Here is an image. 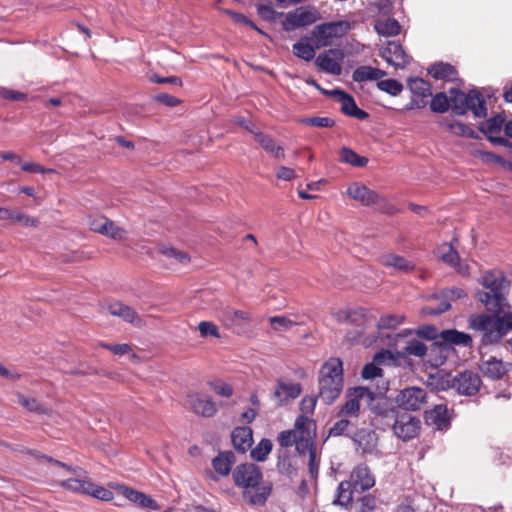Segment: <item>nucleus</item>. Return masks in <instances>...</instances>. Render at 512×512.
Here are the masks:
<instances>
[{
	"mask_svg": "<svg viewBox=\"0 0 512 512\" xmlns=\"http://www.w3.org/2000/svg\"><path fill=\"white\" fill-rule=\"evenodd\" d=\"M486 291L478 292V299L493 315L477 314L468 319L469 328L482 333L481 343L494 344L512 331V313L506 312L508 307L505 294L509 282L501 272H488L481 281Z\"/></svg>",
	"mask_w": 512,
	"mask_h": 512,
	"instance_id": "1",
	"label": "nucleus"
},
{
	"mask_svg": "<svg viewBox=\"0 0 512 512\" xmlns=\"http://www.w3.org/2000/svg\"><path fill=\"white\" fill-rule=\"evenodd\" d=\"M449 107L457 115H465L468 111H471L477 118L487 116L485 100L477 89L464 93L457 88H451L449 90V97L444 92H439L433 96L430 104L433 112L444 113Z\"/></svg>",
	"mask_w": 512,
	"mask_h": 512,
	"instance_id": "2",
	"label": "nucleus"
},
{
	"mask_svg": "<svg viewBox=\"0 0 512 512\" xmlns=\"http://www.w3.org/2000/svg\"><path fill=\"white\" fill-rule=\"evenodd\" d=\"M235 486L242 489L245 502L263 506L272 491V484L263 479L261 469L253 463L240 464L232 472Z\"/></svg>",
	"mask_w": 512,
	"mask_h": 512,
	"instance_id": "3",
	"label": "nucleus"
},
{
	"mask_svg": "<svg viewBox=\"0 0 512 512\" xmlns=\"http://www.w3.org/2000/svg\"><path fill=\"white\" fill-rule=\"evenodd\" d=\"M319 398L325 404H332L343 389V363L339 358H330L319 371Z\"/></svg>",
	"mask_w": 512,
	"mask_h": 512,
	"instance_id": "4",
	"label": "nucleus"
},
{
	"mask_svg": "<svg viewBox=\"0 0 512 512\" xmlns=\"http://www.w3.org/2000/svg\"><path fill=\"white\" fill-rule=\"evenodd\" d=\"M335 319L342 324H348L353 327L346 332L345 339L347 342L361 343L364 346L372 345L376 339L375 337H364L365 330L368 326V318L365 310H340L335 313Z\"/></svg>",
	"mask_w": 512,
	"mask_h": 512,
	"instance_id": "5",
	"label": "nucleus"
},
{
	"mask_svg": "<svg viewBox=\"0 0 512 512\" xmlns=\"http://www.w3.org/2000/svg\"><path fill=\"white\" fill-rule=\"evenodd\" d=\"M373 400V392L366 387H355L346 395V401L340 408L337 417H346L357 421L360 414L361 401Z\"/></svg>",
	"mask_w": 512,
	"mask_h": 512,
	"instance_id": "6",
	"label": "nucleus"
},
{
	"mask_svg": "<svg viewBox=\"0 0 512 512\" xmlns=\"http://www.w3.org/2000/svg\"><path fill=\"white\" fill-rule=\"evenodd\" d=\"M390 426L398 438L408 441L418 436L421 429V421L415 416L398 411L396 417L392 419Z\"/></svg>",
	"mask_w": 512,
	"mask_h": 512,
	"instance_id": "7",
	"label": "nucleus"
},
{
	"mask_svg": "<svg viewBox=\"0 0 512 512\" xmlns=\"http://www.w3.org/2000/svg\"><path fill=\"white\" fill-rule=\"evenodd\" d=\"M295 427L301 429L295 443L298 453L310 455L311 451H316L314 446L315 422L305 415H300L295 421Z\"/></svg>",
	"mask_w": 512,
	"mask_h": 512,
	"instance_id": "8",
	"label": "nucleus"
},
{
	"mask_svg": "<svg viewBox=\"0 0 512 512\" xmlns=\"http://www.w3.org/2000/svg\"><path fill=\"white\" fill-rule=\"evenodd\" d=\"M395 400L399 408L406 411H418L426 403L427 393L420 387H406L399 391Z\"/></svg>",
	"mask_w": 512,
	"mask_h": 512,
	"instance_id": "9",
	"label": "nucleus"
},
{
	"mask_svg": "<svg viewBox=\"0 0 512 512\" xmlns=\"http://www.w3.org/2000/svg\"><path fill=\"white\" fill-rule=\"evenodd\" d=\"M320 18L319 12L314 7H299L295 11L288 12L283 22L286 31H292L315 23Z\"/></svg>",
	"mask_w": 512,
	"mask_h": 512,
	"instance_id": "10",
	"label": "nucleus"
},
{
	"mask_svg": "<svg viewBox=\"0 0 512 512\" xmlns=\"http://www.w3.org/2000/svg\"><path fill=\"white\" fill-rule=\"evenodd\" d=\"M343 59L344 53L340 49H329L316 57L315 64L323 72L340 75Z\"/></svg>",
	"mask_w": 512,
	"mask_h": 512,
	"instance_id": "11",
	"label": "nucleus"
},
{
	"mask_svg": "<svg viewBox=\"0 0 512 512\" xmlns=\"http://www.w3.org/2000/svg\"><path fill=\"white\" fill-rule=\"evenodd\" d=\"M187 403L191 410L199 416L211 418L217 413L216 404L208 395L191 392L187 395Z\"/></svg>",
	"mask_w": 512,
	"mask_h": 512,
	"instance_id": "12",
	"label": "nucleus"
},
{
	"mask_svg": "<svg viewBox=\"0 0 512 512\" xmlns=\"http://www.w3.org/2000/svg\"><path fill=\"white\" fill-rule=\"evenodd\" d=\"M481 384L482 381L477 373L464 371L454 377L452 387L459 394L472 396L480 390Z\"/></svg>",
	"mask_w": 512,
	"mask_h": 512,
	"instance_id": "13",
	"label": "nucleus"
},
{
	"mask_svg": "<svg viewBox=\"0 0 512 512\" xmlns=\"http://www.w3.org/2000/svg\"><path fill=\"white\" fill-rule=\"evenodd\" d=\"M346 481L356 492L369 490L375 485V477L365 464L356 466L352 470L349 480Z\"/></svg>",
	"mask_w": 512,
	"mask_h": 512,
	"instance_id": "14",
	"label": "nucleus"
},
{
	"mask_svg": "<svg viewBox=\"0 0 512 512\" xmlns=\"http://www.w3.org/2000/svg\"><path fill=\"white\" fill-rule=\"evenodd\" d=\"M328 93L330 96L335 97L336 100L341 104L340 109L345 115L357 118L359 120H365L369 117V114L366 111L358 108L353 97L346 92L339 89H334Z\"/></svg>",
	"mask_w": 512,
	"mask_h": 512,
	"instance_id": "15",
	"label": "nucleus"
},
{
	"mask_svg": "<svg viewBox=\"0 0 512 512\" xmlns=\"http://www.w3.org/2000/svg\"><path fill=\"white\" fill-rule=\"evenodd\" d=\"M381 56L390 65L395 68H405L409 62V56L403 47L394 41H388L387 45L381 49Z\"/></svg>",
	"mask_w": 512,
	"mask_h": 512,
	"instance_id": "16",
	"label": "nucleus"
},
{
	"mask_svg": "<svg viewBox=\"0 0 512 512\" xmlns=\"http://www.w3.org/2000/svg\"><path fill=\"white\" fill-rule=\"evenodd\" d=\"M369 402L370 410L374 414L375 419H380L383 421L384 425L390 426L391 421L394 417H396V413L398 409L391 406L386 399H375L366 400Z\"/></svg>",
	"mask_w": 512,
	"mask_h": 512,
	"instance_id": "17",
	"label": "nucleus"
},
{
	"mask_svg": "<svg viewBox=\"0 0 512 512\" xmlns=\"http://www.w3.org/2000/svg\"><path fill=\"white\" fill-rule=\"evenodd\" d=\"M347 195L365 206L374 205L379 201V195L376 192L358 182L349 185Z\"/></svg>",
	"mask_w": 512,
	"mask_h": 512,
	"instance_id": "18",
	"label": "nucleus"
},
{
	"mask_svg": "<svg viewBox=\"0 0 512 512\" xmlns=\"http://www.w3.org/2000/svg\"><path fill=\"white\" fill-rule=\"evenodd\" d=\"M439 257L447 265L457 269L463 275L468 274V267L460 263V257L451 243H443L437 249Z\"/></svg>",
	"mask_w": 512,
	"mask_h": 512,
	"instance_id": "19",
	"label": "nucleus"
},
{
	"mask_svg": "<svg viewBox=\"0 0 512 512\" xmlns=\"http://www.w3.org/2000/svg\"><path fill=\"white\" fill-rule=\"evenodd\" d=\"M301 392L302 387L299 383L279 379L277 381V387L274 391V397L278 399L280 403H282L289 399H296L300 396Z\"/></svg>",
	"mask_w": 512,
	"mask_h": 512,
	"instance_id": "20",
	"label": "nucleus"
},
{
	"mask_svg": "<svg viewBox=\"0 0 512 512\" xmlns=\"http://www.w3.org/2000/svg\"><path fill=\"white\" fill-rule=\"evenodd\" d=\"M251 133L254 135L255 140L259 145L272 157L275 159L285 158L283 147L278 145L271 136L261 132L260 130H251Z\"/></svg>",
	"mask_w": 512,
	"mask_h": 512,
	"instance_id": "21",
	"label": "nucleus"
},
{
	"mask_svg": "<svg viewBox=\"0 0 512 512\" xmlns=\"http://www.w3.org/2000/svg\"><path fill=\"white\" fill-rule=\"evenodd\" d=\"M350 24L347 21L330 22L316 27L318 36L325 39L341 37L348 32Z\"/></svg>",
	"mask_w": 512,
	"mask_h": 512,
	"instance_id": "22",
	"label": "nucleus"
},
{
	"mask_svg": "<svg viewBox=\"0 0 512 512\" xmlns=\"http://www.w3.org/2000/svg\"><path fill=\"white\" fill-rule=\"evenodd\" d=\"M353 442L363 453H372L377 445L376 434L368 429H360L352 436Z\"/></svg>",
	"mask_w": 512,
	"mask_h": 512,
	"instance_id": "23",
	"label": "nucleus"
},
{
	"mask_svg": "<svg viewBox=\"0 0 512 512\" xmlns=\"http://www.w3.org/2000/svg\"><path fill=\"white\" fill-rule=\"evenodd\" d=\"M122 493L129 501L139 505L142 508H147L154 511L160 509V506L153 498L133 488L124 487Z\"/></svg>",
	"mask_w": 512,
	"mask_h": 512,
	"instance_id": "24",
	"label": "nucleus"
},
{
	"mask_svg": "<svg viewBox=\"0 0 512 512\" xmlns=\"http://www.w3.org/2000/svg\"><path fill=\"white\" fill-rule=\"evenodd\" d=\"M108 312L113 315L122 318L124 321L134 324L140 325L141 319L136 313V311L121 302H114L108 306Z\"/></svg>",
	"mask_w": 512,
	"mask_h": 512,
	"instance_id": "25",
	"label": "nucleus"
},
{
	"mask_svg": "<svg viewBox=\"0 0 512 512\" xmlns=\"http://www.w3.org/2000/svg\"><path fill=\"white\" fill-rule=\"evenodd\" d=\"M232 443L236 450L245 453L253 443L252 429L250 427H236L232 431Z\"/></svg>",
	"mask_w": 512,
	"mask_h": 512,
	"instance_id": "26",
	"label": "nucleus"
},
{
	"mask_svg": "<svg viewBox=\"0 0 512 512\" xmlns=\"http://www.w3.org/2000/svg\"><path fill=\"white\" fill-rule=\"evenodd\" d=\"M391 355L389 351H382L377 353L372 363L366 364L361 372V375L364 379H376V378H382L383 377V370L378 367V364H381L384 362L385 359H390Z\"/></svg>",
	"mask_w": 512,
	"mask_h": 512,
	"instance_id": "27",
	"label": "nucleus"
},
{
	"mask_svg": "<svg viewBox=\"0 0 512 512\" xmlns=\"http://www.w3.org/2000/svg\"><path fill=\"white\" fill-rule=\"evenodd\" d=\"M480 370L485 376L493 380H497L502 378L507 373V366L503 363L502 360H499L495 357H490L489 359L482 361Z\"/></svg>",
	"mask_w": 512,
	"mask_h": 512,
	"instance_id": "28",
	"label": "nucleus"
},
{
	"mask_svg": "<svg viewBox=\"0 0 512 512\" xmlns=\"http://www.w3.org/2000/svg\"><path fill=\"white\" fill-rule=\"evenodd\" d=\"M425 418L427 423L436 426L438 430L449 427L448 411L444 405H436L432 410L426 411Z\"/></svg>",
	"mask_w": 512,
	"mask_h": 512,
	"instance_id": "29",
	"label": "nucleus"
},
{
	"mask_svg": "<svg viewBox=\"0 0 512 512\" xmlns=\"http://www.w3.org/2000/svg\"><path fill=\"white\" fill-rule=\"evenodd\" d=\"M220 320L227 327L241 325L251 320V315L247 311L226 308L219 316Z\"/></svg>",
	"mask_w": 512,
	"mask_h": 512,
	"instance_id": "30",
	"label": "nucleus"
},
{
	"mask_svg": "<svg viewBox=\"0 0 512 512\" xmlns=\"http://www.w3.org/2000/svg\"><path fill=\"white\" fill-rule=\"evenodd\" d=\"M87 473L76 476V478H70L61 482V486L67 490L78 492L86 495L91 494L93 488V482L86 478Z\"/></svg>",
	"mask_w": 512,
	"mask_h": 512,
	"instance_id": "31",
	"label": "nucleus"
},
{
	"mask_svg": "<svg viewBox=\"0 0 512 512\" xmlns=\"http://www.w3.org/2000/svg\"><path fill=\"white\" fill-rule=\"evenodd\" d=\"M380 262L386 267H393L404 273H408L415 268V264L412 261L396 254H385L381 256Z\"/></svg>",
	"mask_w": 512,
	"mask_h": 512,
	"instance_id": "32",
	"label": "nucleus"
},
{
	"mask_svg": "<svg viewBox=\"0 0 512 512\" xmlns=\"http://www.w3.org/2000/svg\"><path fill=\"white\" fill-rule=\"evenodd\" d=\"M440 338L449 344L459 345L463 347L471 346L472 338L469 334L458 331L456 329L443 330L440 333Z\"/></svg>",
	"mask_w": 512,
	"mask_h": 512,
	"instance_id": "33",
	"label": "nucleus"
},
{
	"mask_svg": "<svg viewBox=\"0 0 512 512\" xmlns=\"http://www.w3.org/2000/svg\"><path fill=\"white\" fill-rule=\"evenodd\" d=\"M235 462V456L234 453L231 451L221 452L216 456L213 461L212 465L215 471L222 475L227 476L232 468V465Z\"/></svg>",
	"mask_w": 512,
	"mask_h": 512,
	"instance_id": "34",
	"label": "nucleus"
},
{
	"mask_svg": "<svg viewBox=\"0 0 512 512\" xmlns=\"http://www.w3.org/2000/svg\"><path fill=\"white\" fill-rule=\"evenodd\" d=\"M428 73L437 80L453 81L456 77L455 68L448 63H435L428 68Z\"/></svg>",
	"mask_w": 512,
	"mask_h": 512,
	"instance_id": "35",
	"label": "nucleus"
},
{
	"mask_svg": "<svg viewBox=\"0 0 512 512\" xmlns=\"http://www.w3.org/2000/svg\"><path fill=\"white\" fill-rule=\"evenodd\" d=\"M339 420L336 421L333 426L329 429L330 436H348L351 437L355 433L354 430L356 428V421L346 418V417H338Z\"/></svg>",
	"mask_w": 512,
	"mask_h": 512,
	"instance_id": "36",
	"label": "nucleus"
},
{
	"mask_svg": "<svg viewBox=\"0 0 512 512\" xmlns=\"http://www.w3.org/2000/svg\"><path fill=\"white\" fill-rule=\"evenodd\" d=\"M385 75L386 73L378 68H373L371 66H360L354 70L352 79L355 82H365L369 80H379Z\"/></svg>",
	"mask_w": 512,
	"mask_h": 512,
	"instance_id": "37",
	"label": "nucleus"
},
{
	"mask_svg": "<svg viewBox=\"0 0 512 512\" xmlns=\"http://www.w3.org/2000/svg\"><path fill=\"white\" fill-rule=\"evenodd\" d=\"M374 27L379 35L385 37L396 36L401 30L399 22L394 18L378 20Z\"/></svg>",
	"mask_w": 512,
	"mask_h": 512,
	"instance_id": "38",
	"label": "nucleus"
},
{
	"mask_svg": "<svg viewBox=\"0 0 512 512\" xmlns=\"http://www.w3.org/2000/svg\"><path fill=\"white\" fill-rule=\"evenodd\" d=\"M356 492L347 481L339 483L333 504L347 507L353 501V493Z\"/></svg>",
	"mask_w": 512,
	"mask_h": 512,
	"instance_id": "39",
	"label": "nucleus"
},
{
	"mask_svg": "<svg viewBox=\"0 0 512 512\" xmlns=\"http://www.w3.org/2000/svg\"><path fill=\"white\" fill-rule=\"evenodd\" d=\"M340 161L354 167H364L368 163V158L358 155L348 147H343L340 150Z\"/></svg>",
	"mask_w": 512,
	"mask_h": 512,
	"instance_id": "40",
	"label": "nucleus"
},
{
	"mask_svg": "<svg viewBox=\"0 0 512 512\" xmlns=\"http://www.w3.org/2000/svg\"><path fill=\"white\" fill-rule=\"evenodd\" d=\"M408 88L416 96L425 98L432 95L430 83L422 78H410Z\"/></svg>",
	"mask_w": 512,
	"mask_h": 512,
	"instance_id": "41",
	"label": "nucleus"
},
{
	"mask_svg": "<svg viewBox=\"0 0 512 512\" xmlns=\"http://www.w3.org/2000/svg\"><path fill=\"white\" fill-rule=\"evenodd\" d=\"M293 53L298 58L311 61L315 57L314 47L307 41H299L293 45Z\"/></svg>",
	"mask_w": 512,
	"mask_h": 512,
	"instance_id": "42",
	"label": "nucleus"
},
{
	"mask_svg": "<svg viewBox=\"0 0 512 512\" xmlns=\"http://www.w3.org/2000/svg\"><path fill=\"white\" fill-rule=\"evenodd\" d=\"M18 402L24 406L30 412L38 414H49L50 409L41 404L37 399L25 397L23 395L18 396Z\"/></svg>",
	"mask_w": 512,
	"mask_h": 512,
	"instance_id": "43",
	"label": "nucleus"
},
{
	"mask_svg": "<svg viewBox=\"0 0 512 512\" xmlns=\"http://www.w3.org/2000/svg\"><path fill=\"white\" fill-rule=\"evenodd\" d=\"M272 442L269 439H262L255 448L251 450V457L256 461H264L272 450Z\"/></svg>",
	"mask_w": 512,
	"mask_h": 512,
	"instance_id": "44",
	"label": "nucleus"
},
{
	"mask_svg": "<svg viewBox=\"0 0 512 512\" xmlns=\"http://www.w3.org/2000/svg\"><path fill=\"white\" fill-rule=\"evenodd\" d=\"M377 507V499L371 494L359 498L355 502V512H374Z\"/></svg>",
	"mask_w": 512,
	"mask_h": 512,
	"instance_id": "45",
	"label": "nucleus"
},
{
	"mask_svg": "<svg viewBox=\"0 0 512 512\" xmlns=\"http://www.w3.org/2000/svg\"><path fill=\"white\" fill-rule=\"evenodd\" d=\"M271 328L276 332H284L290 330L296 325L294 321L286 316H272L269 318Z\"/></svg>",
	"mask_w": 512,
	"mask_h": 512,
	"instance_id": "46",
	"label": "nucleus"
},
{
	"mask_svg": "<svg viewBox=\"0 0 512 512\" xmlns=\"http://www.w3.org/2000/svg\"><path fill=\"white\" fill-rule=\"evenodd\" d=\"M504 122H505L504 116H502L501 114H498V115L488 119L481 127V130L486 134L499 133L502 129Z\"/></svg>",
	"mask_w": 512,
	"mask_h": 512,
	"instance_id": "47",
	"label": "nucleus"
},
{
	"mask_svg": "<svg viewBox=\"0 0 512 512\" xmlns=\"http://www.w3.org/2000/svg\"><path fill=\"white\" fill-rule=\"evenodd\" d=\"M428 348L425 343L418 339H412L407 342L405 353L416 357H423L427 354Z\"/></svg>",
	"mask_w": 512,
	"mask_h": 512,
	"instance_id": "48",
	"label": "nucleus"
},
{
	"mask_svg": "<svg viewBox=\"0 0 512 512\" xmlns=\"http://www.w3.org/2000/svg\"><path fill=\"white\" fill-rule=\"evenodd\" d=\"M103 235L117 241H123L127 239V231L122 227L117 226L113 221L109 219L108 222H106V232H104Z\"/></svg>",
	"mask_w": 512,
	"mask_h": 512,
	"instance_id": "49",
	"label": "nucleus"
},
{
	"mask_svg": "<svg viewBox=\"0 0 512 512\" xmlns=\"http://www.w3.org/2000/svg\"><path fill=\"white\" fill-rule=\"evenodd\" d=\"M377 86L380 90L392 95L396 96L401 93L403 90V86L400 82L394 79L382 80L377 83Z\"/></svg>",
	"mask_w": 512,
	"mask_h": 512,
	"instance_id": "50",
	"label": "nucleus"
},
{
	"mask_svg": "<svg viewBox=\"0 0 512 512\" xmlns=\"http://www.w3.org/2000/svg\"><path fill=\"white\" fill-rule=\"evenodd\" d=\"M404 321V317L401 315H386L380 318L377 323L378 329H395Z\"/></svg>",
	"mask_w": 512,
	"mask_h": 512,
	"instance_id": "51",
	"label": "nucleus"
},
{
	"mask_svg": "<svg viewBox=\"0 0 512 512\" xmlns=\"http://www.w3.org/2000/svg\"><path fill=\"white\" fill-rule=\"evenodd\" d=\"M198 330H199L200 336L203 338H207V337L220 338L221 337L218 327L211 321H201L198 324Z\"/></svg>",
	"mask_w": 512,
	"mask_h": 512,
	"instance_id": "52",
	"label": "nucleus"
},
{
	"mask_svg": "<svg viewBox=\"0 0 512 512\" xmlns=\"http://www.w3.org/2000/svg\"><path fill=\"white\" fill-rule=\"evenodd\" d=\"M448 129L457 136H466L469 138H476L477 135L474 130L462 122H452L448 124Z\"/></svg>",
	"mask_w": 512,
	"mask_h": 512,
	"instance_id": "53",
	"label": "nucleus"
},
{
	"mask_svg": "<svg viewBox=\"0 0 512 512\" xmlns=\"http://www.w3.org/2000/svg\"><path fill=\"white\" fill-rule=\"evenodd\" d=\"M300 430L294 426L293 430L282 431L278 436L280 446L291 447L295 445Z\"/></svg>",
	"mask_w": 512,
	"mask_h": 512,
	"instance_id": "54",
	"label": "nucleus"
},
{
	"mask_svg": "<svg viewBox=\"0 0 512 512\" xmlns=\"http://www.w3.org/2000/svg\"><path fill=\"white\" fill-rule=\"evenodd\" d=\"M221 11L228 15L229 17H231V19L236 23V24H244V25H247V26H250L251 28L255 29L257 32L259 33H263L262 30L260 28H258L250 19H248L244 14L242 13H238V12H234L232 10H229V9H221Z\"/></svg>",
	"mask_w": 512,
	"mask_h": 512,
	"instance_id": "55",
	"label": "nucleus"
},
{
	"mask_svg": "<svg viewBox=\"0 0 512 512\" xmlns=\"http://www.w3.org/2000/svg\"><path fill=\"white\" fill-rule=\"evenodd\" d=\"M211 389L219 396L229 398L233 395V388L228 383L216 380L209 383Z\"/></svg>",
	"mask_w": 512,
	"mask_h": 512,
	"instance_id": "56",
	"label": "nucleus"
},
{
	"mask_svg": "<svg viewBox=\"0 0 512 512\" xmlns=\"http://www.w3.org/2000/svg\"><path fill=\"white\" fill-rule=\"evenodd\" d=\"M161 253L169 258H174L178 263L181 264H186L190 260L189 256L185 252L179 251L173 247H164L161 249Z\"/></svg>",
	"mask_w": 512,
	"mask_h": 512,
	"instance_id": "57",
	"label": "nucleus"
},
{
	"mask_svg": "<svg viewBox=\"0 0 512 512\" xmlns=\"http://www.w3.org/2000/svg\"><path fill=\"white\" fill-rule=\"evenodd\" d=\"M302 123L311 125L314 127H332L334 126L335 122L333 119L329 117H312V118H306L301 120Z\"/></svg>",
	"mask_w": 512,
	"mask_h": 512,
	"instance_id": "58",
	"label": "nucleus"
},
{
	"mask_svg": "<svg viewBox=\"0 0 512 512\" xmlns=\"http://www.w3.org/2000/svg\"><path fill=\"white\" fill-rule=\"evenodd\" d=\"M90 495L102 501H110L113 499L112 491L96 484H93V488L91 490Z\"/></svg>",
	"mask_w": 512,
	"mask_h": 512,
	"instance_id": "59",
	"label": "nucleus"
},
{
	"mask_svg": "<svg viewBox=\"0 0 512 512\" xmlns=\"http://www.w3.org/2000/svg\"><path fill=\"white\" fill-rule=\"evenodd\" d=\"M101 346L111 352H113L115 355H124L131 352V347L128 344H107V343H101Z\"/></svg>",
	"mask_w": 512,
	"mask_h": 512,
	"instance_id": "60",
	"label": "nucleus"
},
{
	"mask_svg": "<svg viewBox=\"0 0 512 512\" xmlns=\"http://www.w3.org/2000/svg\"><path fill=\"white\" fill-rule=\"evenodd\" d=\"M41 457L54 465H57V466L67 469L68 471L72 472L75 476H81V475L85 474V470H83L81 467L69 466L61 461L53 459L52 457H48V456H41Z\"/></svg>",
	"mask_w": 512,
	"mask_h": 512,
	"instance_id": "61",
	"label": "nucleus"
},
{
	"mask_svg": "<svg viewBox=\"0 0 512 512\" xmlns=\"http://www.w3.org/2000/svg\"><path fill=\"white\" fill-rule=\"evenodd\" d=\"M22 170L25 171V172H29V173H54L55 170L54 169H46L44 168L43 166L37 164V163H32V162H27V163H23L22 166H21Z\"/></svg>",
	"mask_w": 512,
	"mask_h": 512,
	"instance_id": "62",
	"label": "nucleus"
},
{
	"mask_svg": "<svg viewBox=\"0 0 512 512\" xmlns=\"http://www.w3.org/2000/svg\"><path fill=\"white\" fill-rule=\"evenodd\" d=\"M308 460V469L312 478H316L319 472V459L316 451H311Z\"/></svg>",
	"mask_w": 512,
	"mask_h": 512,
	"instance_id": "63",
	"label": "nucleus"
},
{
	"mask_svg": "<svg viewBox=\"0 0 512 512\" xmlns=\"http://www.w3.org/2000/svg\"><path fill=\"white\" fill-rule=\"evenodd\" d=\"M317 399L315 397L306 396L301 400L300 409L303 414L313 413Z\"/></svg>",
	"mask_w": 512,
	"mask_h": 512,
	"instance_id": "64",
	"label": "nucleus"
}]
</instances>
